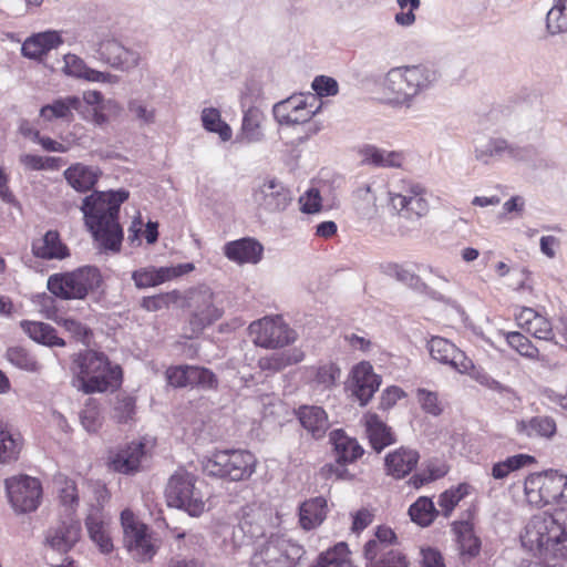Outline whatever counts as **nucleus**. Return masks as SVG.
I'll list each match as a JSON object with an SVG mask.
<instances>
[{"mask_svg": "<svg viewBox=\"0 0 567 567\" xmlns=\"http://www.w3.org/2000/svg\"><path fill=\"white\" fill-rule=\"evenodd\" d=\"M128 198L125 189L94 192L80 207L84 223L100 248L120 251L123 230L118 224L120 206Z\"/></svg>", "mask_w": 567, "mask_h": 567, "instance_id": "obj_1", "label": "nucleus"}, {"mask_svg": "<svg viewBox=\"0 0 567 567\" xmlns=\"http://www.w3.org/2000/svg\"><path fill=\"white\" fill-rule=\"evenodd\" d=\"M437 80V70L432 65L421 63L390 69L381 85L391 106L411 109L416 97L430 90Z\"/></svg>", "mask_w": 567, "mask_h": 567, "instance_id": "obj_2", "label": "nucleus"}, {"mask_svg": "<svg viewBox=\"0 0 567 567\" xmlns=\"http://www.w3.org/2000/svg\"><path fill=\"white\" fill-rule=\"evenodd\" d=\"M522 544L545 556L567 559V511L534 515L522 535Z\"/></svg>", "mask_w": 567, "mask_h": 567, "instance_id": "obj_3", "label": "nucleus"}, {"mask_svg": "<svg viewBox=\"0 0 567 567\" xmlns=\"http://www.w3.org/2000/svg\"><path fill=\"white\" fill-rule=\"evenodd\" d=\"M72 370L76 374L78 388L84 393L107 391L116 386L122 378L118 365H111L103 353L92 350L78 354Z\"/></svg>", "mask_w": 567, "mask_h": 567, "instance_id": "obj_4", "label": "nucleus"}, {"mask_svg": "<svg viewBox=\"0 0 567 567\" xmlns=\"http://www.w3.org/2000/svg\"><path fill=\"white\" fill-rule=\"evenodd\" d=\"M102 277L97 268L85 266L70 272L53 274L48 278V289L54 296L64 299H84L97 289Z\"/></svg>", "mask_w": 567, "mask_h": 567, "instance_id": "obj_5", "label": "nucleus"}, {"mask_svg": "<svg viewBox=\"0 0 567 567\" xmlns=\"http://www.w3.org/2000/svg\"><path fill=\"white\" fill-rule=\"evenodd\" d=\"M194 475L177 472L171 476L165 498L169 507L182 509L192 517H198L206 511V497Z\"/></svg>", "mask_w": 567, "mask_h": 567, "instance_id": "obj_6", "label": "nucleus"}, {"mask_svg": "<svg viewBox=\"0 0 567 567\" xmlns=\"http://www.w3.org/2000/svg\"><path fill=\"white\" fill-rule=\"evenodd\" d=\"M257 460L252 453L245 450H224L215 452L204 462V472L209 476L244 481L256 470Z\"/></svg>", "mask_w": 567, "mask_h": 567, "instance_id": "obj_7", "label": "nucleus"}, {"mask_svg": "<svg viewBox=\"0 0 567 567\" xmlns=\"http://www.w3.org/2000/svg\"><path fill=\"white\" fill-rule=\"evenodd\" d=\"M184 306L190 315L189 323L193 332L202 331L206 326L221 318L224 313L223 301L207 285L189 288L183 296Z\"/></svg>", "mask_w": 567, "mask_h": 567, "instance_id": "obj_8", "label": "nucleus"}, {"mask_svg": "<svg viewBox=\"0 0 567 567\" xmlns=\"http://www.w3.org/2000/svg\"><path fill=\"white\" fill-rule=\"evenodd\" d=\"M473 155L476 162L485 166L504 159L529 162L535 155L532 146H522L503 137L485 136L474 141Z\"/></svg>", "mask_w": 567, "mask_h": 567, "instance_id": "obj_9", "label": "nucleus"}, {"mask_svg": "<svg viewBox=\"0 0 567 567\" xmlns=\"http://www.w3.org/2000/svg\"><path fill=\"white\" fill-rule=\"evenodd\" d=\"M529 504L544 506L550 503H567V476L558 472L532 474L524 483Z\"/></svg>", "mask_w": 567, "mask_h": 567, "instance_id": "obj_10", "label": "nucleus"}, {"mask_svg": "<svg viewBox=\"0 0 567 567\" xmlns=\"http://www.w3.org/2000/svg\"><path fill=\"white\" fill-rule=\"evenodd\" d=\"M121 525L123 528V544L131 556L142 563L153 559L158 546L150 532L147 525L141 522L130 509L121 513Z\"/></svg>", "mask_w": 567, "mask_h": 567, "instance_id": "obj_11", "label": "nucleus"}, {"mask_svg": "<svg viewBox=\"0 0 567 567\" xmlns=\"http://www.w3.org/2000/svg\"><path fill=\"white\" fill-rule=\"evenodd\" d=\"M303 549L290 539L272 535L261 544L251 557V567H293Z\"/></svg>", "mask_w": 567, "mask_h": 567, "instance_id": "obj_12", "label": "nucleus"}, {"mask_svg": "<svg viewBox=\"0 0 567 567\" xmlns=\"http://www.w3.org/2000/svg\"><path fill=\"white\" fill-rule=\"evenodd\" d=\"M251 199L258 215L264 216L285 212L292 202V195L277 178L265 177L255 183Z\"/></svg>", "mask_w": 567, "mask_h": 567, "instance_id": "obj_13", "label": "nucleus"}, {"mask_svg": "<svg viewBox=\"0 0 567 567\" xmlns=\"http://www.w3.org/2000/svg\"><path fill=\"white\" fill-rule=\"evenodd\" d=\"M248 330L254 343L266 349L282 348L297 340L296 331L280 316L256 320Z\"/></svg>", "mask_w": 567, "mask_h": 567, "instance_id": "obj_14", "label": "nucleus"}, {"mask_svg": "<svg viewBox=\"0 0 567 567\" xmlns=\"http://www.w3.org/2000/svg\"><path fill=\"white\" fill-rule=\"evenodd\" d=\"M4 486L9 502L19 514L34 512L42 501L41 482L29 475H17L6 478Z\"/></svg>", "mask_w": 567, "mask_h": 567, "instance_id": "obj_15", "label": "nucleus"}, {"mask_svg": "<svg viewBox=\"0 0 567 567\" xmlns=\"http://www.w3.org/2000/svg\"><path fill=\"white\" fill-rule=\"evenodd\" d=\"M426 190L419 183H403L400 189L389 190L391 207L405 218H421L429 213Z\"/></svg>", "mask_w": 567, "mask_h": 567, "instance_id": "obj_16", "label": "nucleus"}, {"mask_svg": "<svg viewBox=\"0 0 567 567\" xmlns=\"http://www.w3.org/2000/svg\"><path fill=\"white\" fill-rule=\"evenodd\" d=\"M81 534L80 520L71 513H65L48 527L44 533L43 545L59 554H66L79 543Z\"/></svg>", "mask_w": 567, "mask_h": 567, "instance_id": "obj_17", "label": "nucleus"}, {"mask_svg": "<svg viewBox=\"0 0 567 567\" xmlns=\"http://www.w3.org/2000/svg\"><path fill=\"white\" fill-rule=\"evenodd\" d=\"M317 102L315 94H293L286 100L276 103L272 107L275 120L280 125H298L303 124L311 120V117L319 111L312 109V103Z\"/></svg>", "mask_w": 567, "mask_h": 567, "instance_id": "obj_18", "label": "nucleus"}, {"mask_svg": "<svg viewBox=\"0 0 567 567\" xmlns=\"http://www.w3.org/2000/svg\"><path fill=\"white\" fill-rule=\"evenodd\" d=\"M330 442L337 455V465H326L324 471L329 476L344 480L349 477L348 471L343 467L347 463H352L363 454V449L355 439L348 436L342 430H334L330 433Z\"/></svg>", "mask_w": 567, "mask_h": 567, "instance_id": "obj_19", "label": "nucleus"}, {"mask_svg": "<svg viewBox=\"0 0 567 567\" xmlns=\"http://www.w3.org/2000/svg\"><path fill=\"white\" fill-rule=\"evenodd\" d=\"M427 350L433 360L449 365L454 371L465 374L473 369V361L454 343L442 337H432Z\"/></svg>", "mask_w": 567, "mask_h": 567, "instance_id": "obj_20", "label": "nucleus"}, {"mask_svg": "<svg viewBox=\"0 0 567 567\" xmlns=\"http://www.w3.org/2000/svg\"><path fill=\"white\" fill-rule=\"evenodd\" d=\"M195 269L193 262L178 264L169 267H145L133 271L132 279L138 289L155 287Z\"/></svg>", "mask_w": 567, "mask_h": 567, "instance_id": "obj_21", "label": "nucleus"}, {"mask_svg": "<svg viewBox=\"0 0 567 567\" xmlns=\"http://www.w3.org/2000/svg\"><path fill=\"white\" fill-rule=\"evenodd\" d=\"M517 326L535 339L557 344L553 324L549 319L532 308L524 307L515 315Z\"/></svg>", "mask_w": 567, "mask_h": 567, "instance_id": "obj_22", "label": "nucleus"}, {"mask_svg": "<svg viewBox=\"0 0 567 567\" xmlns=\"http://www.w3.org/2000/svg\"><path fill=\"white\" fill-rule=\"evenodd\" d=\"M353 394L365 405L381 385V377L373 372L369 362L362 361L352 369Z\"/></svg>", "mask_w": 567, "mask_h": 567, "instance_id": "obj_23", "label": "nucleus"}, {"mask_svg": "<svg viewBox=\"0 0 567 567\" xmlns=\"http://www.w3.org/2000/svg\"><path fill=\"white\" fill-rule=\"evenodd\" d=\"M145 455V444L132 442L110 456V465L118 473L131 474L140 468Z\"/></svg>", "mask_w": 567, "mask_h": 567, "instance_id": "obj_24", "label": "nucleus"}, {"mask_svg": "<svg viewBox=\"0 0 567 567\" xmlns=\"http://www.w3.org/2000/svg\"><path fill=\"white\" fill-rule=\"evenodd\" d=\"M62 70L69 76L89 82L116 83L118 81V78L114 74L89 68L80 56L72 53L64 55Z\"/></svg>", "mask_w": 567, "mask_h": 567, "instance_id": "obj_25", "label": "nucleus"}, {"mask_svg": "<svg viewBox=\"0 0 567 567\" xmlns=\"http://www.w3.org/2000/svg\"><path fill=\"white\" fill-rule=\"evenodd\" d=\"M63 43L61 32L48 30L29 37L22 44V55L38 60Z\"/></svg>", "mask_w": 567, "mask_h": 567, "instance_id": "obj_26", "label": "nucleus"}, {"mask_svg": "<svg viewBox=\"0 0 567 567\" xmlns=\"http://www.w3.org/2000/svg\"><path fill=\"white\" fill-rule=\"evenodd\" d=\"M101 175L102 172L99 167L84 165L82 163L71 165L63 173L68 184L79 193L91 190Z\"/></svg>", "mask_w": 567, "mask_h": 567, "instance_id": "obj_27", "label": "nucleus"}, {"mask_svg": "<svg viewBox=\"0 0 567 567\" xmlns=\"http://www.w3.org/2000/svg\"><path fill=\"white\" fill-rule=\"evenodd\" d=\"M262 246L252 238H241L225 245V256L237 264H257L261 259Z\"/></svg>", "mask_w": 567, "mask_h": 567, "instance_id": "obj_28", "label": "nucleus"}, {"mask_svg": "<svg viewBox=\"0 0 567 567\" xmlns=\"http://www.w3.org/2000/svg\"><path fill=\"white\" fill-rule=\"evenodd\" d=\"M516 432L528 439L550 440L557 431L555 420L548 415H536L516 422Z\"/></svg>", "mask_w": 567, "mask_h": 567, "instance_id": "obj_29", "label": "nucleus"}, {"mask_svg": "<svg viewBox=\"0 0 567 567\" xmlns=\"http://www.w3.org/2000/svg\"><path fill=\"white\" fill-rule=\"evenodd\" d=\"M83 103L76 95H68L55 99L52 103L43 105L40 110V116L45 121L63 120L71 122L74 117L73 112L81 113Z\"/></svg>", "mask_w": 567, "mask_h": 567, "instance_id": "obj_30", "label": "nucleus"}, {"mask_svg": "<svg viewBox=\"0 0 567 567\" xmlns=\"http://www.w3.org/2000/svg\"><path fill=\"white\" fill-rule=\"evenodd\" d=\"M85 526L90 539L99 547L102 554H109L113 550L114 546L110 535L109 522L99 509L87 515Z\"/></svg>", "mask_w": 567, "mask_h": 567, "instance_id": "obj_31", "label": "nucleus"}, {"mask_svg": "<svg viewBox=\"0 0 567 567\" xmlns=\"http://www.w3.org/2000/svg\"><path fill=\"white\" fill-rule=\"evenodd\" d=\"M361 163L382 168H399L404 156L401 152L386 151L374 145H364L359 150Z\"/></svg>", "mask_w": 567, "mask_h": 567, "instance_id": "obj_32", "label": "nucleus"}, {"mask_svg": "<svg viewBox=\"0 0 567 567\" xmlns=\"http://www.w3.org/2000/svg\"><path fill=\"white\" fill-rule=\"evenodd\" d=\"M420 455L415 450L400 447L385 457L388 474L395 478H402L410 474L416 466Z\"/></svg>", "mask_w": 567, "mask_h": 567, "instance_id": "obj_33", "label": "nucleus"}, {"mask_svg": "<svg viewBox=\"0 0 567 567\" xmlns=\"http://www.w3.org/2000/svg\"><path fill=\"white\" fill-rule=\"evenodd\" d=\"M241 106L248 107L244 111L240 138L247 143L261 141L264 136L260 126L264 120L262 112L258 107L249 105L246 94L241 96Z\"/></svg>", "mask_w": 567, "mask_h": 567, "instance_id": "obj_34", "label": "nucleus"}, {"mask_svg": "<svg viewBox=\"0 0 567 567\" xmlns=\"http://www.w3.org/2000/svg\"><path fill=\"white\" fill-rule=\"evenodd\" d=\"M303 359L305 353L298 348H292L284 351L272 352L268 355L259 358L258 367L262 371L277 373L287 367L301 362Z\"/></svg>", "mask_w": 567, "mask_h": 567, "instance_id": "obj_35", "label": "nucleus"}, {"mask_svg": "<svg viewBox=\"0 0 567 567\" xmlns=\"http://www.w3.org/2000/svg\"><path fill=\"white\" fill-rule=\"evenodd\" d=\"M298 419L302 427L316 439L321 437L329 427L327 413L320 406L305 405L299 408Z\"/></svg>", "mask_w": 567, "mask_h": 567, "instance_id": "obj_36", "label": "nucleus"}, {"mask_svg": "<svg viewBox=\"0 0 567 567\" xmlns=\"http://www.w3.org/2000/svg\"><path fill=\"white\" fill-rule=\"evenodd\" d=\"M364 425L370 444L374 451L381 452L384 447L394 443L391 429L377 414H367L364 416Z\"/></svg>", "mask_w": 567, "mask_h": 567, "instance_id": "obj_37", "label": "nucleus"}, {"mask_svg": "<svg viewBox=\"0 0 567 567\" xmlns=\"http://www.w3.org/2000/svg\"><path fill=\"white\" fill-rule=\"evenodd\" d=\"M327 501L323 497H315L303 502L299 507V522L303 529L310 530L326 519Z\"/></svg>", "mask_w": 567, "mask_h": 567, "instance_id": "obj_38", "label": "nucleus"}, {"mask_svg": "<svg viewBox=\"0 0 567 567\" xmlns=\"http://www.w3.org/2000/svg\"><path fill=\"white\" fill-rule=\"evenodd\" d=\"M22 330L35 342L47 347H64L65 341L58 337L55 329L45 322L22 321Z\"/></svg>", "mask_w": 567, "mask_h": 567, "instance_id": "obj_39", "label": "nucleus"}, {"mask_svg": "<svg viewBox=\"0 0 567 567\" xmlns=\"http://www.w3.org/2000/svg\"><path fill=\"white\" fill-rule=\"evenodd\" d=\"M21 449L20 434L12 432L7 424L0 421V463L9 464L17 461Z\"/></svg>", "mask_w": 567, "mask_h": 567, "instance_id": "obj_40", "label": "nucleus"}, {"mask_svg": "<svg viewBox=\"0 0 567 567\" xmlns=\"http://www.w3.org/2000/svg\"><path fill=\"white\" fill-rule=\"evenodd\" d=\"M32 251L37 257L44 259L63 258L66 255V247L60 241L58 233L50 230L33 243Z\"/></svg>", "mask_w": 567, "mask_h": 567, "instance_id": "obj_41", "label": "nucleus"}, {"mask_svg": "<svg viewBox=\"0 0 567 567\" xmlns=\"http://www.w3.org/2000/svg\"><path fill=\"white\" fill-rule=\"evenodd\" d=\"M203 127L210 133L218 134L223 142H228L233 136L231 127L221 120L219 110L215 107H205L200 113Z\"/></svg>", "mask_w": 567, "mask_h": 567, "instance_id": "obj_42", "label": "nucleus"}, {"mask_svg": "<svg viewBox=\"0 0 567 567\" xmlns=\"http://www.w3.org/2000/svg\"><path fill=\"white\" fill-rule=\"evenodd\" d=\"M462 554L475 557L480 554L481 540L475 535L473 524L468 520H461L454 524Z\"/></svg>", "mask_w": 567, "mask_h": 567, "instance_id": "obj_43", "label": "nucleus"}, {"mask_svg": "<svg viewBox=\"0 0 567 567\" xmlns=\"http://www.w3.org/2000/svg\"><path fill=\"white\" fill-rule=\"evenodd\" d=\"M95 38L94 47L99 58L110 64L112 68L116 69V61L123 45L109 34H96Z\"/></svg>", "mask_w": 567, "mask_h": 567, "instance_id": "obj_44", "label": "nucleus"}, {"mask_svg": "<svg viewBox=\"0 0 567 567\" xmlns=\"http://www.w3.org/2000/svg\"><path fill=\"white\" fill-rule=\"evenodd\" d=\"M127 112L140 126H148L156 121V109L141 97L131 99L127 102Z\"/></svg>", "mask_w": 567, "mask_h": 567, "instance_id": "obj_45", "label": "nucleus"}, {"mask_svg": "<svg viewBox=\"0 0 567 567\" xmlns=\"http://www.w3.org/2000/svg\"><path fill=\"white\" fill-rule=\"evenodd\" d=\"M546 29L551 35L567 32V0H554L546 16Z\"/></svg>", "mask_w": 567, "mask_h": 567, "instance_id": "obj_46", "label": "nucleus"}, {"mask_svg": "<svg viewBox=\"0 0 567 567\" xmlns=\"http://www.w3.org/2000/svg\"><path fill=\"white\" fill-rule=\"evenodd\" d=\"M313 379L312 384L320 390H331L336 386L341 371L334 363H327L312 369Z\"/></svg>", "mask_w": 567, "mask_h": 567, "instance_id": "obj_47", "label": "nucleus"}, {"mask_svg": "<svg viewBox=\"0 0 567 567\" xmlns=\"http://www.w3.org/2000/svg\"><path fill=\"white\" fill-rule=\"evenodd\" d=\"M411 519L420 526H429L437 515L433 502L427 497H420L409 508Z\"/></svg>", "mask_w": 567, "mask_h": 567, "instance_id": "obj_48", "label": "nucleus"}, {"mask_svg": "<svg viewBox=\"0 0 567 567\" xmlns=\"http://www.w3.org/2000/svg\"><path fill=\"white\" fill-rule=\"evenodd\" d=\"M348 556L347 544L339 543L333 548L322 553L315 567H347L349 564Z\"/></svg>", "mask_w": 567, "mask_h": 567, "instance_id": "obj_49", "label": "nucleus"}, {"mask_svg": "<svg viewBox=\"0 0 567 567\" xmlns=\"http://www.w3.org/2000/svg\"><path fill=\"white\" fill-rule=\"evenodd\" d=\"M8 360L22 370L28 372H40L41 364L28 350L22 347H13L7 351Z\"/></svg>", "mask_w": 567, "mask_h": 567, "instance_id": "obj_50", "label": "nucleus"}, {"mask_svg": "<svg viewBox=\"0 0 567 567\" xmlns=\"http://www.w3.org/2000/svg\"><path fill=\"white\" fill-rule=\"evenodd\" d=\"M507 343L515 349L520 355L532 360H537L539 350L533 342L524 334L517 331L507 332Z\"/></svg>", "mask_w": 567, "mask_h": 567, "instance_id": "obj_51", "label": "nucleus"}, {"mask_svg": "<svg viewBox=\"0 0 567 567\" xmlns=\"http://www.w3.org/2000/svg\"><path fill=\"white\" fill-rule=\"evenodd\" d=\"M55 482L60 502L65 506V512L70 513L79 502L76 485L72 480L64 476H59Z\"/></svg>", "mask_w": 567, "mask_h": 567, "instance_id": "obj_52", "label": "nucleus"}, {"mask_svg": "<svg viewBox=\"0 0 567 567\" xmlns=\"http://www.w3.org/2000/svg\"><path fill=\"white\" fill-rule=\"evenodd\" d=\"M416 400L421 409L433 416L441 415L444 410L443 402L440 400L437 392L420 388L416 390Z\"/></svg>", "mask_w": 567, "mask_h": 567, "instance_id": "obj_53", "label": "nucleus"}, {"mask_svg": "<svg viewBox=\"0 0 567 567\" xmlns=\"http://www.w3.org/2000/svg\"><path fill=\"white\" fill-rule=\"evenodd\" d=\"M468 488V485L461 484L456 488L447 489L441 494L439 505L445 517H449L455 506L467 495Z\"/></svg>", "mask_w": 567, "mask_h": 567, "instance_id": "obj_54", "label": "nucleus"}, {"mask_svg": "<svg viewBox=\"0 0 567 567\" xmlns=\"http://www.w3.org/2000/svg\"><path fill=\"white\" fill-rule=\"evenodd\" d=\"M217 385L218 380L213 371L206 368L192 365L190 386H197L204 390H214Z\"/></svg>", "mask_w": 567, "mask_h": 567, "instance_id": "obj_55", "label": "nucleus"}, {"mask_svg": "<svg viewBox=\"0 0 567 567\" xmlns=\"http://www.w3.org/2000/svg\"><path fill=\"white\" fill-rule=\"evenodd\" d=\"M401 11L394 16V21L401 27H411L415 23L414 11L421 6V0H396Z\"/></svg>", "mask_w": 567, "mask_h": 567, "instance_id": "obj_56", "label": "nucleus"}, {"mask_svg": "<svg viewBox=\"0 0 567 567\" xmlns=\"http://www.w3.org/2000/svg\"><path fill=\"white\" fill-rule=\"evenodd\" d=\"M80 419L83 427L91 433L96 432L102 425L99 408L91 401L82 410Z\"/></svg>", "mask_w": 567, "mask_h": 567, "instance_id": "obj_57", "label": "nucleus"}, {"mask_svg": "<svg viewBox=\"0 0 567 567\" xmlns=\"http://www.w3.org/2000/svg\"><path fill=\"white\" fill-rule=\"evenodd\" d=\"M135 412V400L128 395L117 396L114 405V419L120 423H125L133 417Z\"/></svg>", "mask_w": 567, "mask_h": 567, "instance_id": "obj_58", "label": "nucleus"}, {"mask_svg": "<svg viewBox=\"0 0 567 567\" xmlns=\"http://www.w3.org/2000/svg\"><path fill=\"white\" fill-rule=\"evenodd\" d=\"M192 365L171 367L166 371V378L171 385L175 388L190 386Z\"/></svg>", "mask_w": 567, "mask_h": 567, "instance_id": "obj_59", "label": "nucleus"}, {"mask_svg": "<svg viewBox=\"0 0 567 567\" xmlns=\"http://www.w3.org/2000/svg\"><path fill=\"white\" fill-rule=\"evenodd\" d=\"M58 323L65 329L74 339L83 343L89 342L90 329L80 321L72 318H62Z\"/></svg>", "mask_w": 567, "mask_h": 567, "instance_id": "obj_60", "label": "nucleus"}, {"mask_svg": "<svg viewBox=\"0 0 567 567\" xmlns=\"http://www.w3.org/2000/svg\"><path fill=\"white\" fill-rule=\"evenodd\" d=\"M312 90L318 96H333L339 91L338 82L330 76H316L311 84Z\"/></svg>", "mask_w": 567, "mask_h": 567, "instance_id": "obj_61", "label": "nucleus"}, {"mask_svg": "<svg viewBox=\"0 0 567 567\" xmlns=\"http://www.w3.org/2000/svg\"><path fill=\"white\" fill-rule=\"evenodd\" d=\"M301 210L307 214H315L321 209V196L317 188L308 189L305 195L299 198Z\"/></svg>", "mask_w": 567, "mask_h": 567, "instance_id": "obj_62", "label": "nucleus"}, {"mask_svg": "<svg viewBox=\"0 0 567 567\" xmlns=\"http://www.w3.org/2000/svg\"><path fill=\"white\" fill-rule=\"evenodd\" d=\"M177 292L162 293L157 296L144 297L141 301V307L146 311H158L168 307L171 298L176 296Z\"/></svg>", "mask_w": 567, "mask_h": 567, "instance_id": "obj_63", "label": "nucleus"}, {"mask_svg": "<svg viewBox=\"0 0 567 567\" xmlns=\"http://www.w3.org/2000/svg\"><path fill=\"white\" fill-rule=\"evenodd\" d=\"M140 60L141 56L138 52L123 47L116 61V69L121 71H130L138 65Z\"/></svg>", "mask_w": 567, "mask_h": 567, "instance_id": "obj_64", "label": "nucleus"}]
</instances>
